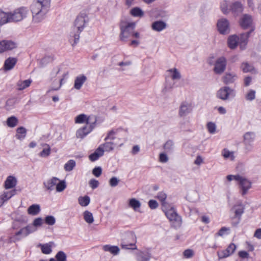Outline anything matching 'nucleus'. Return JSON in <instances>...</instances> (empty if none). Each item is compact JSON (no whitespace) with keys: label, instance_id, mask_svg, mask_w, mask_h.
<instances>
[{"label":"nucleus","instance_id":"obj_1","mask_svg":"<svg viewBox=\"0 0 261 261\" xmlns=\"http://www.w3.org/2000/svg\"><path fill=\"white\" fill-rule=\"evenodd\" d=\"M51 0H35L31 6L33 21L38 23L42 21L50 6Z\"/></svg>","mask_w":261,"mask_h":261},{"label":"nucleus","instance_id":"obj_2","mask_svg":"<svg viewBox=\"0 0 261 261\" xmlns=\"http://www.w3.org/2000/svg\"><path fill=\"white\" fill-rule=\"evenodd\" d=\"M89 19L85 12L81 13L75 20L73 31L70 33L69 41L72 46L75 45L80 39V34L83 31Z\"/></svg>","mask_w":261,"mask_h":261},{"label":"nucleus","instance_id":"obj_3","mask_svg":"<svg viewBox=\"0 0 261 261\" xmlns=\"http://www.w3.org/2000/svg\"><path fill=\"white\" fill-rule=\"evenodd\" d=\"M136 23L134 22H127L121 21L120 23V39L122 41L126 42L127 39L132 37L135 30Z\"/></svg>","mask_w":261,"mask_h":261},{"label":"nucleus","instance_id":"obj_4","mask_svg":"<svg viewBox=\"0 0 261 261\" xmlns=\"http://www.w3.org/2000/svg\"><path fill=\"white\" fill-rule=\"evenodd\" d=\"M165 214L174 228L177 229L181 226L182 219L178 215L174 207H172L165 211Z\"/></svg>","mask_w":261,"mask_h":261},{"label":"nucleus","instance_id":"obj_5","mask_svg":"<svg viewBox=\"0 0 261 261\" xmlns=\"http://www.w3.org/2000/svg\"><path fill=\"white\" fill-rule=\"evenodd\" d=\"M235 95L236 92L234 90L228 86L221 87L217 93V97L224 101L229 99L230 97H233Z\"/></svg>","mask_w":261,"mask_h":261},{"label":"nucleus","instance_id":"obj_6","mask_svg":"<svg viewBox=\"0 0 261 261\" xmlns=\"http://www.w3.org/2000/svg\"><path fill=\"white\" fill-rule=\"evenodd\" d=\"M29 12L27 8L21 7L15 9L13 12L11 13V20L12 22H18L22 20L27 17Z\"/></svg>","mask_w":261,"mask_h":261},{"label":"nucleus","instance_id":"obj_7","mask_svg":"<svg viewBox=\"0 0 261 261\" xmlns=\"http://www.w3.org/2000/svg\"><path fill=\"white\" fill-rule=\"evenodd\" d=\"M235 178L236 180L239 182L241 194L242 196L247 194L248 190L251 188V182L242 176H238Z\"/></svg>","mask_w":261,"mask_h":261},{"label":"nucleus","instance_id":"obj_8","mask_svg":"<svg viewBox=\"0 0 261 261\" xmlns=\"http://www.w3.org/2000/svg\"><path fill=\"white\" fill-rule=\"evenodd\" d=\"M97 122V119L94 116H87L84 114H81L77 115L75 118V123H86L87 125H95Z\"/></svg>","mask_w":261,"mask_h":261},{"label":"nucleus","instance_id":"obj_9","mask_svg":"<svg viewBox=\"0 0 261 261\" xmlns=\"http://www.w3.org/2000/svg\"><path fill=\"white\" fill-rule=\"evenodd\" d=\"M226 65V59L224 57H220L215 61L213 71L217 74H221L225 71Z\"/></svg>","mask_w":261,"mask_h":261},{"label":"nucleus","instance_id":"obj_10","mask_svg":"<svg viewBox=\"0 0 261 261\" xmlns=\"http://www.w3.org/2000/svg\"><path fill=\"white\" fill-rule=\"evenodd\" d=\"M37 228H34L33 226L28 225L26 227L21 228L20 230L15 233V236L11 237V240L13 242H16L20 240V238H17V236L22 235V237H25L29 234L36 231Z\"/></svg>","mask_w":261,"mask_h":261},{"label":"nucleus","instance_id":"obj_11","mask_svg":"<svg viewBox=\"0 0 261 261\" xmlns=\"http://www.w3.org/2000/svg\"><path fill=\"white\" fill-rule=\"evenodd\" d=\"M217 28L220 33L227 34L229 32V22L226 18L220 19L217 22Z\"/></svg>","mask_w":261,"mask_h":261},{"label":"nucleus","instance_id":"obj_12","mask_svg":"<svg viewBox=\"0 0 261 261\" xmlns=\"http://www.w3.org/2000/svg\"><path fill=\"white\" fill-rule=\"evenodd\" d=\"M127 237L133 240L132 242L130 243H126L124 242H122L121 244V248L125 249H136L137 246L136 243L137 242V238L135 233L134 232H130L128 233Z\"/></svg>","mask_w":261,"mask_h":261},{"label":"nucleus","instance_id":"obj_13","mask_svg":"<svg viewBox=\"0 0 261 261\" xmlns=\"http://www.w3.org/2000/svg\"><path fill=\"white\" fill-rule=\"evenodd\" d=\"M16 47V44L11 40H3L0 41V53L8 50H12Z\"/></svg>","mask_w":261,"mask_h":261},{"label":"nucleus","instance_id":"obj_14","mask_svg":"<svg viewBox=\"0 0 261 261\" xmlns=\"http://www.w3.org/2000/svg\"><path fill=\"white\" fill-rule=\"evenodd\" d=\"M94 125H86L79 128L76 132V136L77 138L83 139L94 128Z\"/></svg>","mask_w":261,"mask_h":261},{"label":"nucleus","instance_id":"obj_15","mask_svg":"<svg viewBox=\"0 0 261 261\" xmlns=\"http://www.w3.org/2000/svg\"><path fill=\"white\" fill-rule=\"evenodd\" d=\"M236 249V246L233 243L229 244L226 249L222 251L221 252H218V255L219 258H223L228 257L232 254Z\"/></svg>","mask_w":261,"mask_h":261},{"label":"nucleus","instance_id":"obj_16","mask_svg":"<svg viewBox=\"0 0 261 261\" xmlns=\"http://www.w3.org/2000/svg\"><path fill=\"white\" fill-rule=\"evenodd\" d=\"M252 23V17L248 14L243 15L240 20V25L243 29H247L251 27Z\"/></svg>","mask_w":261,"mask_h":261},{"label":"nucleus","instance_id":"obj_17","mask_svg":"<svg viewBox=\"0 0 261 261\" xmlns=\"http://www.w3.org/2000/svg\"><path fill=\"white\" fill-rule=\"evenodd\" d=\"M254 31V29H251V30L247 33H242L239 37V44L241 49H244L246 45L248 43V39L250 36V33Z\"/></svg>","mask_w":261,"mask_h":261},{"label":"nucleus","instance_id":"obj_18","mask_svg":"<svg viewBox=\"0 0 261 261\" xmlns=\"http://www.w3.org/2000/svg\"><path fill=\"white\" fill-rule=\"evenodd\" d=\"M59 179L56 177H53L51 179H48L43 182L44 187L46 190L51 191L54 190L55 186H56Z\"/></svg>","mask_w":261,"mask_h":261},{"label":"nucleus","instance_id":"obj_19","mask_svg":"<svg viewBox=\"0 0 261 261\" xmlns=\"http://www.w3.org/2000/svg\"><path fill=\"white\" fill-rule=\"evenodd\" d=\"M240 69L244 73L251 72L253 74H256L257 73V70L254 66L247 62H243L241 63Z\"/></svg>","mask_w":261,"mask_h":261},{"label":"nucleus","instance_id":"obj_20","mask_svg":"<svg viewBox=\"0 0 261 261\" xmlns=\"http://www.w3.org/2000/svg\"><path fill=\"white\" fill-rule=\"evenodd\" d=\"M17 62L16 58L9 57L5 61L3 68L5 71L12 69Z\"/></svg>","mask_w":261,"mask_h":261},{"label":"nucleus","instance_id":"obj_21","mask_svg":"<svg viewBox=\"0 0 261 261\" xmlns=\"http://www.w3.org/2000/svg\"><path fill=\"white\" fill-rule=\"evenodd\" d=\"M192 110V107L190 104L183 102L180 107L179 115L181 117L185 116L190 113Z\"/></svg>","mask_w":261,"mask_h":261},{"label":"nucleus","instance_id":"obj_22","mask_svg":"<svg viewBox=\"0 0 261 261\" xmlns=\"http://www.w3.org/2000/svg\"><path fill=\"white\" fill-rule=\"evenodd\" d=\"M230 12H231L234 15H238L241 14L243 10L242 5L241 3L236 2L231 4L230 6Z\"/></svg>","mask_w":261,"mask_h":261},{"label":"nucleus","instance_id":"obj_23","mask_svg":"<svg viewBox=\"0 0 261 261\" xmlns=\"http://www.w3.org/2000/svg\"><path fill=\"white\" fill-rule=\"evenodd\" d=\"M104 150L101 146H99L95 151L89 155V159L92 162L97 160L99 157L103 155Z\"/></svg>","mask_w":261,"mask_h":261},{"label":"nucleus","instance_id":"obj_24","mask_svg":"<svg viewBox=\"0 0 261 261\" xmlns=\"http://www.w3.org/2000/svg\"><path fill=\"white\" fill-rule=\"evenodd\" d=\"M12 22L11 13L0 10V25Z\"/></svg>","mask_w":261,"mask_h":261},{"label":"nucleus","instance_id":"obj_25","mask_svg":"<svg viewBox=\"0 0 261 261\" xmlns=\"http://www.w3.org/2000/svg\"><path fill=\"white\" fill-rule=\"evenodd\" d=\"M237 77L235 73H226L222 77V81L225 84H230L234 83Z\"/></svg>","mask_w":261,"mask_h":261},{"label":"nucleus","instance_id":"obj_26","mask_svg":"<svg viewBox=\"0 0 261 261\" xmlns=\"http://www.w3.org/2000/svg\"><path fill=\"white\" fill-rule=\"evenodd\" d=\"M54 246L53 242H49L45 244H39L38 247L41 249L42 252L44 254H49L52 252V247Z\"/></svg>","mask_w":261,"mask_h":261},{"label":"nucleus","instance_id":"obj_27","mask_svg":"<svg viewBox=\"0 0 261 261\" xmlns=\"http://www.w3.org/2000/svg\"><path fill=\"white\" fill-rule=\"evenodd\" d=\"M86 80L87 77L84 74L77 76L74 80V88L77 90H80Z\"/></svg>","mask_w":261,"mask_h":261},{"label":"nucleus","instance_id":"obj_28","mask_svg":"<svg viewBox=\"0 0 261 261\" xmlns=\"http://www.w3.org/2000/svg\"><path fill=\"white\" fill-rule=\"evenodd\" d=\"M167 24L163 21H155L152 24V29L154 31L161 32L166 29Z\"/></svg>","mask_w":261,"mask_h":261},{"label":"nucleus","instance_id":"obj_29","mask_svg":"<svg viewBox=\"0 0 261 261\" xmlns=\"http://www.w3.org/2000/svg\"><path fill=\"white\" fill-rule=\"evenodd\" d=\"M244 206L241 202H239L236 204L232 207V210H234V216L241 218L242 215L244 212Z\"/></svg>","mask_w":261,"mask_h":261},{"label":"nucleus","instance_id":"obj_30","mask_svg":"<svg viewBox=\"0 0 261 261\" xmlns=\"http://www.w3.org/2000/svg\"><path fill=\"white\" fill-rule=\"evenodd\" d=\"M32 82L31 79H28L24 81L19 80L16 84L17 89L21 91L29 87Z\"/></svg>","mask_w":261,"mask_h":261},{"label":"nucleus","instance_id":"obj_31","mask_svg":"<svg viewBox=\"0 0 261 261\" xmlns=\"http://www.w3.org/2000/svg\"><path fill=\"white\" fill-rule=\"evenodd\" d=\"M151 254L148 251H140L137 254V261H149Z\"/></svg>","mask_w":261,"mask_h":261},{"label":"nucleus","instance_id":"obj_32","mask_svg":"<svg viewBox=\"0 0 261 261\" xmlns=\"http://www.w3.org/2000/svg\"><path fill=\"white\" fill-rule=\"evenodd\" d=\"M16 184V179L13 176H9L5 182V187L6 189H11L15 187Z\"/></svg>","mask_w":261,"mask_h":261},{"label":"nucleus","instance_id":"obj_33","mask_svg":"<svg viewBox=\"0 0 261 261\" xmlns=\"http://www.w3.org/2000/svg\"><path fill=\"white\" fill-rule=\"evenodd\" d=\"M255 135L253 132H248L244 134L243 136V143L253 144L255 140Z\"/></svg>","mask_w":261,"mask_h":261},{"label":"nucleus","instance_id":"obj_34","mask_svg":"<svg viewBox=\"0 0 261 261\" xmlns=\"http://www.w3.org/2000/svg\"><path fill=\"white\" fill-rule=\"evenodd\" d=\"M103 249L105 251L110 252L114 255H117L120 251L119 247L117 246H111L110 245H106L103 246Z\"/></svg>","mask_w":261,"mask_h":261},{"label":"nucleus","instance_id":"obj_35","mask_svg":"<svg viewBox=\"0 0 261 261\" xmlns=\"http://www.w3.org/2000/svg\"><path fill=\"white\" fill-rule=\"evenodd\" d=\"M239 37L237 35H232L230 36L228 39V45L231 49L235 48L238 44Z\"/></svg>","mask_w":261,"mask_h":261},{"label":"nucleus","instance_id":"obj_36","mask_svg":"<svg viewBox=\"0 0 261 261\" xmlns=\"http://www.w3.org/2000/svg\"><path fill=\"white\" fill-rule=\"evenodd\" d=\"M40 212V207L39 204H34L30 206L28 208V213L32 216L38 215Z\"/></svg>","mask_w":261,"mask_h":261},{"label":"nucleus","instance_id":"obj_37","mask_svg":"<svg viewBox=\"0 0 261 261\" xmlns=\"http://www.w3.org/2000/svg\"><path fill=\"white\" fill-rule=\"evenodd\" d=\"M167 72L169 73L170 77L173 80H179L181 78V74L176 68L170 69L167 71Z\"/></svg>","mask_w":261,"mask_h":261},{"label":"nucleus","instance_id":"obj_38","mask_svg":"<svg viewBox=\"0 0 261 261\" xmlns=\"http://www.w3.org/2000/svg\"><path fill=\"white\" fill-rule=\"evenodd\" d=\"M117 145L116 143H115L113 141H108L105 143L100 145L102 147H103V149L104 151L110 152L114 150L115 146Z\"/></svg>","mask_w":261,"mask_h":261},{"label":"nucleus","instance_id":"obj_39","mask_svg":"<svg viewBox=\"0 0 261 261\" xmlns=\"http://www.w3.org/2000/svg\"><path fill=\"white\" fill-rule=\"evenodd\" d=\"M163 148L166 153H171L174 149V142L172 140H169L164 144Z\"/></svg>","mask_w":261,"mask_h":261},{"label":"nucleus","instance_id":"obj_40","mask_svg":"<svg viewBox=\"0 0 261 261\" xmlns=\"http://www.w3.org/2000/svg\"><path fill=\"white\" fill-rule=\"evenodd\" d=\"M78 202L82 206H87L90 203V198L87 195L80 196L78 198Z\"/></svg>","mask_w":261,"mask_h":261},{"label":"nucleus","instance_id":"obj_41","mask_svg":"<svg viewBox=\"0 0 261 261\" xmlns=\"http://www.w3.org/2000/svg\"><path fill=\"white\" fill-rule=\"evenodd\" d=\"M16 132L17 134L16 136L18 139L22 140L25 138L27 134V129L24 127L22 126L19 127L17 128Z\"/></svg>","mask_w":261,"mask_h":261},{"label":"nucleus","instance_id":"obj_42","mask_svg":"<svg viewBox=\"0 0 261 261\" xmlns=\"http://www.w3.org/2000/svg\"><path fill=\"white\" fill-rule=\"evenodd\" d=\"M129 205L132 207L135 211H138L141 206L140 202L135 198H132L129 200Z\"/></svg>","mask_w":261,"mask_h":261},{"label":"nucleus","instance_id":"obj_43","mask_svg":"<svg viewBox=\"0 0 261 261\" xmlns=\"http://www.w3.org/2000/svg\"><path fill=\"white\" fill-rule=\"evenodd\" d=\"M84 219L85 221L91 224L94 221L92 214L88 211H85L83 213Z\"/></svg>","mask_w":261,"mask_h":261},{"label":"nucleus","instance_id":"obj_44","mask_svg":"<svg viewBox=\"0 0 261 261\" xmlns=\"http://www.w3.org/2000/svg\"><path fill=\"white\" fill-rule=\"evenodd\" d=\"M130 14L134 17H142L144 15L143 11L139 7L133 8L130 12Z\"/></svg>","mask_w":261,"mask_h":261},{"label":"nucleus","instance_id":"obj_45","mask_svg":"<svg viewBox=\"0 0 261 261\" xmlns=\"http://www.w3.org/2000/svg\"><path fill=\"white\" fill-rule=\"evenodd\" d=\"M76 165L75 161L73 160H69L64 166V168L66 171H71L75 167Z\"/></svg>","mask_w":261,"mask_h":261},{"label":"nucleus","instance_id":"obj_46","mask_svg":"<svg viewBox=\"0 0 261 261\" xmlns=\"http://www.w3.org/2000/svg\"><path fill=\"white\" fill-rule=\"evenodd\" d=\"M226 1H224L221 4V9L224 14H227L230 12V6Z\"/></svg>","mask_w":261,"mask_h":261},{"label":"nucleus","instance_id":"obj_47","mask_svg":"<svg viewBox=\"0 0 261 261\" xmlns=\"http://www.w3.org/2000/svg\"><path fill=\"white\" fill-rule=\"evenodd\" d=\"M118 131V129H112L110 130L106 136V137L105 138V141H112V140H114L115 139V135L117 134Z\"/></svg>","mask_w":261,"mask_h":261},{"label":"nucleus","instance_id":"obj_48","mask_svg":"<svg viewBox=\"0 0 261 261\" xmlns=\"http://www.w3.org/2000/svg\"><path fill=\"white\" fill-rule=\"evenodd\" d=\"M18 122V119L15 116L9 117L7 120V124L10 127H14L16 126Z\"/></svg>","mask_w":261,"mask_h":261},{"label":"nucleus","instance_id":"obj_49","mask_svg":"<svg viewBox=\"0 0 261 261\" xmlns=\"http://www.w3.org/2000/svg\"><path fill=\"white\" fill-rule=\"evenodd\" d=\"M56 261H66L67 255L63 251H59L55 256Z\"/></svg>","mask_w":261,"mask_h":261},{"label":"nucleus","instance_id":"obj_50","mask_svg":"<svg viewBox=\"0 0 261 261\" xmlns=\"http://www.w3.org/2000/svg\"><path fill=\"white\" fill-rule=\"evenodd\" d=\"M59 183H57L56 184V191L58 192H61L63 191L66 188V184L65 180H61L60 181L59 180Z\"/></svg>","mask_w":261,"mask_h":261},{"label":"nucleus","instance_id":"obj_51","mask_svg":"<svg viewBox=\"0 0 261 261\" xmlns=\"http://www.w3.org/2000/svg\"><path fill=\"white\" fill-rule=\"evenodd\" d=\"M222 155L225 159L230 158L231 161L234 159V156L232 151H230L227 149H224L222 151Z\"/></svg>","mask_w":261,"mask_h":261},{"label":"nucleus","instance_id":"obj_52","mask_svg":"<svg viewBox=\"0 0 261 261\" xmlns=\"http://www.w3.org/2000/svg\"><path fill=\"white\" fill-rule=\"evenodd\" d=\"M174 85V83L172 81H170L168 80L167 77L166 78V83L163 91L167 92L171 90Z\"/></svg>","mask_w":261,"mask_h":261},{"label":"nucleus","instance_id":"obj_53","mask_svg":"<svg viewBox=\"0 0 261 261\" xmlns=\"http://www.w3.org/2000/svg\"><path fill=\"white\" fill-rule=\"evenodd\" d=\"M45 146H47V148H44L39 153V155L41 157H47L50 153V148L49 146L45 144Z\"/></svg>","mask_w":261,"mask_h":261},{"label":"nucleus","instance_id":"obj_54","mask_svg":"<svg viewBox=\"0 0 261 261\" xmlns=\"http://www.w3.org/2000/svg\"><path fill=\"white\" fill-rule=\"evenodd\" d=\"M15 193V190H13L9 192H4L1 196L4 198L5 201L11 198Z\"/></svg>","mask_w":261,"mask_h":261},{"label":"nucleus","instance_id":"obj_55","mask_svg":"<svg viewBox=\"0 0 261 261\" xmlns=\"http://www.w3.org/2000/svg\"><path fill=\"white\" fill-rule=\"evenodd\" d=\"M45 222L49 225H53L56 222V219L53 216H47L45 218Z\"/></svg>","mask_w":261,"mask_h":261},{"label":"nucleus","instance_id":"obj_56","mask_svg":"<svg viewBox=\"0 0 261 261\" xmlns=\"http://www.w3.org/2000/svg\"><path fill=\"white\" fill-rule=\"evenodd\" d=\"M208 132L211 134H214L216 132V126L214 123L208 122L206 125Z\"/></svg>","mask_w":261,"mask_h":261},{"label":"nucleus","instance_id":"obj_57","mask_svg":"<svg viewBox=\"0 0 261 261\" xmlns=\"http://www.w3.org/2000/svg\"><path fill=\"white\" fill-rule=\"evenodd\" d=\"M43 224V219L41 218H36L32 224H30L31 226H33L34 228L41 226Z\"/></svg>","mask_w":261,"mask_h":261},{"label":"nucleus","instance_id":"obj_58","mask_svg":"<svg viewBox=\"0 0 261 261\" xmlns=\"http://www.w3.org/2000/svg\"><path fill=\"white\" fill-rule=\"evenodd\" d=\"M255 98V91L253 90H250L246 95V99L251 101Z\"/></svg>","mask_w":261,"mask_h":261},{"label":"nucleus","instance_id":"obj_59","mask_svg":"<svg viewBox=\"0 0 261 261\" xmlns=\"http://www.w3.org/2000/svg\"><path fill=\"white\" fill-rule=\"evenodd\" d=\"M119 182V179L115 176L112 177L109 180V184L111 187H115L117 186Z\"/></svg>","mask_w":261,"mask_h":261},{"label":"nucleus","instance_id":"obj_60","mask_svg":"<svg viewBox=\"0 0 261 261\" xmlns=\"http://www.w3.org/2000/svg\"><path fill=\"white\" fill-rule=\"evenodd\" d=\"M156 197L160 201L162 202V204H164L167 198V195L165 193L161 192L158 194Z\"/></svg>","mask_w":261,"mask_h":261},{"label":"nucleus","instance_id":"obj_61","mask_svg":"<svg viewBox=\"0 0 261 261\" xmlns=\"http://www.w3.org/2000/svg\"><path fill=\"white\" fill-rule=\"evenodd\" d=\"M102 173V169L100 167H95L92 170L93 174L96 177L100 176Z\"/></svg>","mask_w":261,"mask_h":261},{"label":"nucleus","instance_id":"obj_62","mask_svg":"<svg viewBox=\"0 0 261 261\" xmlns=\"http://www.w3.org/2000/svg\"><path fill=\"white\" fill-rule=\"evenodd\" d=\"M241 217H237L236 216H234L232 218V222L231 224L234 227H237L238 225L240 223L241 221Z\"/></svg>","mask_w":261,"mask_h":261},{"label":"nucleus","instance_id":"obj_63","mask_svg":"<svg viewBox=\"0 0 261 261\" xmlns=\"http://www.w3.org/2000/svg\"><path fill=\"white\" fill-rule=\"evenodd\" d=\"M184 255L187 258L192 257L194 255V252L191 249H187L184 252Z\"/></svg>","mask_w":261,"mask_h":261},{"label":"nucleus","instance_id":"obj_64","mask_svg":"<svg viewBox=\"0 0 261 261\" xmlns=\"http://www.w3.org/2000/svg\"><path fill=\"white\" fill-rule=\"evenodd\" d=\"M89 185L92 189H94L98 186L99 182L96 179H92L89 181Z\"/></svg>","mask_w":261,"mask_h":261}]
</instances>
